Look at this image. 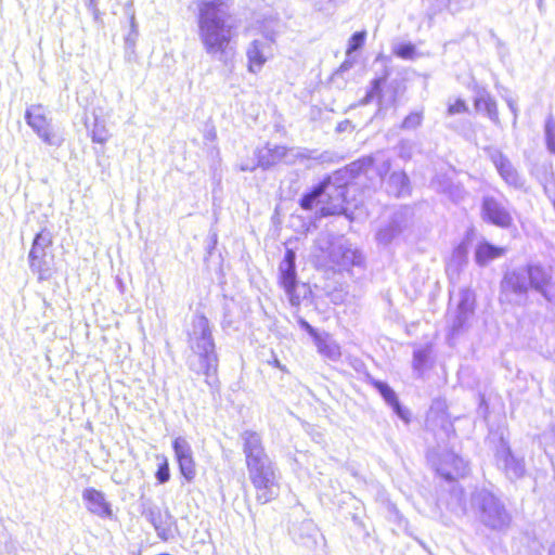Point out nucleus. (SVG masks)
<instances>
[{
    "label": "nucleus",
    "mask_w": 555,
    "mask_h": 555,
    "mask_svg": "<svg viewBox=\"0 0 555 555\" xmlns=\"http://www.w3.org/2000/svg\"><path fill=\"white\" fill-rule=\"evenodd\" d=\"M231 0H203L198 3V36L206 53L223 55L231 50L236 26L229 12Z\"/></svg>",
    "instance_id": "1"
},
{
    "label": "nucleus",
    "mask_w": 555,
    "mask_h": 555,
    "mask_svg": "<svg viewBox=\"0 0 555 555\" xmlns=\"http://www.w3.org/2000/svg\"><path fill=\"white\" fill-rule=\"evenodd\" d=\"M243 452L257 502L267 504L275 500L279 487L274 481V470L266 464L267 454L256 431L247 430L243 434Z\"/></svg>",
    "instance_id": "2"
},
{
    "label": "nucleus",
    "mask_w": 555,
    "mask_h": 555,
    "mask_svg": "<svg viewBox=\"0 0 555 555\" xmlns=\"http://www.w3.org/2000/svg\"><path fill=\"white\" fill-rule=\"evenodd\" d=\"M332 183V177L325 176L318 184H315L309 192L305 193L299 199V206L304 210H311L314 207L315 201L325 195L324 199L319 201L321 207L319 209L320 217L338 216L346 211L345 204L347 203L346 191L344 186H337L335 194H325V191Z\"/></svg>",
    "instance_id": "3"
},
{
    "label": "nucleus",
    "mask_w": 555,
    "mask_h": 555,
    "mask_svg": "<svg viewBox=\"0 0 555 555\" xmlns=\"http://www.w3.org/2000/svg\"><path fill=\"white\" fill-rule=\"evenodd\" d=\"M199 335L190 336L192 349L198 357L203 374L207 377H216L218 371V357L212 339L208 319L204 314L196 315Z\"/></svg>",
    "instance_id": "4"
},
{
    "label": "nucleus",
    "mask_w": 555,
    "mask_h": 555,
    "mask_svg": "<svg viewBox=\"0 0 555 555\" xmlns=\"http://www.w3.org/2000/svg\"><path fill=\"white\" fill-rule=\"evenodd\" d=\"M296 254L293 249H286L279 268L278 283L287 295L293 307L298 308L302 300L311 295V288L307 283H299L296 271Z\"/></svg>",
    "instance_id": "5"
},
{
    "label": "nucleus",
    "mask_w": 555,
    "mask_h": 555,
    "mask_svg": "<svg viewBox=\"0 0 555 555\" xmlns=\"http://www.w3.org/2000/svg\"><path fill=\"white\" fill-rule=\"evenodd\" d=\"M504 283L508 291L516 294L535 289L545 295L546 287L550 285V276L542 267L529 264L505 275Z\"/></svg>",
    "instance_id": "6"
},
{
    "label": "nucleus",
    "mask_w": 555,
    "mask_h": 555,
    "mask_svg": "<svg viewBox=\"0 0 555 555\" xmlns=\"http://www.w3.org/2000/svg\"><path fill=\"white\" fill-rule=\"evenodd\" d=\"M481 220L500 229H511L515 221L512 212L494 196H485L480 205Z\"/></svg>",
    "instance_id": "7"
},
{
    "label": "nucleus",
    "mask_w": 555,
    "mask_h": 555,
    "mask_svg": "<svg viewBox=\"0 0 555 555\" xmlns=\"http://www.w3.org/2000/svg\"><path fill=\"white\" fill-rule=\"evenodd\" d=\"M52 245V238L46 230H41L34 238L29 251V264L33 271L38 273L39 280H47L51 275V268L47 258V249Z\"/></svg>",
    "instance_id": "8"
},
{
    "label": "nucleus",
    "mask_w": 555,
    "mask_h": 555,
    "mask_svg": "<svg viewBox=\"0 0 555 555\" xmlns=\"http://www.w3.org/2000/svg\"><path fill=\"white\" fill-rule=\"evenodd\" d=\"M179 473L185 482H193L197 475V465L190 443L183 437H177L171 443Z\"/></svg>",
    "instance_id": "9"
},
{
    "label": "nucleus",
    "mask_w": 555,
    "mask_h": 555,
    "mask_svg": "<svg viewBox=\"0 0 555 555\" xmlns=\"http://www.w3.org/2000/svg\"><path fill=\"white\" fill-rule=\"evenodd\" d=\"M25 119L28 126L41 138L43 142L50 145H59L61 143V140H56L50 119L41 104L28 107L25 112Z\"/></svg>",
    "instance_id": "10"
},
{
    "label": "nucleus",
    "mask_w": 555,
    "mask_h": 555,
    "mask_svg": "<svg viewBox=\"0 0 555 555\" xmlns=\"http://www.w3.org/2000/svg\"><path fill=\"white\" fill-rule=\"evenodd\" d=\"M82 499L90 513L100 517H109L112 515L111 505L102 491L95 488H87L82 492Z\"/></svg>",
    "instance_id": "11"
},
{
    "label": "nucleus",
    "mask_w": 555,
    "mask_h": 555,
    "mask_svg": "<svg viewBox=\"0 0 555 555\" xmlns=\"http://www.w3.org/2000/svg\"><path fill=\"white\" fill-rule=\"evenodd\" d=\"M298 323L312 338L318 351L327 358H337L340 354L339 347L328 339V336L320 335L306 320L299 319Z\"/></svg>",
    "instance_id": "12"
},
{
    "label": "nucleus",
    "mask_w": 555,
    "mask_h": 555,
    "mask_svg": "<svg viewBox=\"0 0 555 555\" xmlns=\"http://www.w3.org/2000/svg\"><path fill=\"white\" fill-rule=\"evenodd\" d=\"M247 55V68L251 73H256L260 70V68L264 65L269 55V46L260 42L258 40H254L250 43V47L246 51Z\"/></svg>",
    "instance_id": "13"
},
{
    "label": "nucleus",
    "mask_w": 555,
    "mask_h": 555,
    "mask_svg": "<svg viewBox=\"0 0 555 555\" xmlns=\"http://www.w3.org/2000/svg\"><path fill=\"white\" fill-rule=\"evenodd\" d=\"M505 253L506 249L504 247L483 241L476 246L475 260L478 264L485 266L491 260L502 257Z\"/></svg>",
    "instance_id": "14"
},
{
    "label": "nucleus",
    "mask_w": 555,
    "mask_h": 555,
    "mask_svg": "<svg viewBox=\"0 0 555 555\" xmlns=\"http://www.w3.org/2000/svg\"><path fill=\"white\" fill-rule=\"evenodd\" d=\"M494 166L496 170L499 171L502 179L511 185H517L519 178L518 173L513 167L512 163L508 160L507 157L503 155H499L493 159Z\"/></svg>",
    "instance_id": "15"
},
{
    "label": "nucleus",
    "mask_w": 555,
    "mask_h": 555,
    "mask_svg": "<svg viewBox=\"0 0 555 555\" xmlns=\"http://www.w3.org/2000/svg\"><path fill=\"white\" fill-rule=\"evenodd\" d=\"M371 385L377 389L379 391V393L382 395V397L385 399V401L392 406V409L395 410V412L400 416V417H404L403 415V411L401 409V405H400V402H399V399L397 397V395L395 393V391L385 383L380 382V380H371Z\"/></svg>",
    "instance_id": "16"
},
{
    "label": "nucleus",
    "mask_w": 555,
    "mask_h": 555,
    "mask_svg": "<svg viewBox=\"0 0 555 555\" xmlns=\"http://www.w3.org/2000/svg\"><path fill=\"white\" fill-rule=\"evenodd\" d=\"M474 105L477 111L486 113L490 119L499 120L496 103L490 95L476 98Z\"/></svg>",
    "instance_id": "17"
},
{
    "label": "nucleus",
    "mask_w": 555,
    "mask_h": 555,
    "mask_svg": "<svg viewBox=\"0 0 555 555\" xmlns=\"http://www.w3.org/2000/svg\"><path fill=\"white\" fill-rule=\"evenodd\" d=\"M476 298L475 294L469 289L461 292V299L457 306L459 318L466 319L475 309Z\"/></svg>",
    "instance_id": "18"
},
{
    "label": "nucleus",
    "mask_w": 555,
    "mask_h": 555,
    "mask_svg": "<svg viewBox=\"0 0 555 555\" xmlns=\"http://www.w3.org/2000/svg\"><path fill=\"white\" fill-rule=\"evenodd\" d=\"M157 459L160 460V462L157 465V469L155 472V478L158 483L163 485L169 481L170 479V466L169 461L167 456L165 455H158Z\"/></svg>",
    "instance_id": "19"
},
{
    "label": "nucleus",
    "mask_w": 555,
    "mask_h": 555,
    "mask_svg": "<svg viewBox=\"0 0 555 555\" xmlns=\"http://www.w3.org/2000/svg\"><path fill=\"white\" fill-rule=\"evenodd\" d=\"M366 38V33L364 30L354 33L348 42V47L346 53L350 55L358 49L362 48Z\"/></svg>",
    "instance_id": "20"
},
{
    "label": "nucleus",
    "mask_w": 555,
    "mask_h": 555,
    "mask_svg": "<svg viewBox=\"0 0 555 555\" xmlns=\"http://www.w3.org/2000/svg\"><path fill=\"white\" fill-rule=\"evenodd\" d=\"M393 54L403 60H412L416 55V49L412 43H403L393 50Z\"/></svg>",
    "instance_id": "21"
},
{
    "label": "nucleus",
    "mask_w": 555,
    "mask_h": 555,
    "mask_svg": "<svg viewBox=\"0 0 555 555\" xmlns=\"http://www.w3.org/2000/svg\"><path fill=\"white\" fill-rule=\"evenodd\" d=\"M423 121V113L422 112H412L408 116L404 117L402 121L403 128H415L420 126Z\"/></svg>",
    "instance_id": "22"
},
{
    "label": "nucleus",
    "mask_w": 555,
    "mask_h": 555,
    "mask_svg": "<svg viewBox=\"0 0 555 555\" xmlns=\"http://www.w3.org/2000/svg\"><path fill=\"white\" fill-rule=\"evenodd\" d=\"M468 111V106L463 99H456L453 103L448 105L447 113L449 115L464 114Z\"/></svg>",
    "instance_id": "23"
},
{
    "label": "nucleus",
    "mask_w": 555,
    "mask_h": 555,
    "mask_svg": "<svg viewBox=\"0 0 555 555\" xmlns=\"http://www.w3.org/2000/svg\"><path fill=\"white\" fill-rule=\"evenodd\" d=\"M109 138L107 130L101 126H95L91 133V139L95 143L104 144Z\"/></svg>",
    "instance_id": "24"
},
{
    "label": "nucleus",
    "mask_w": 555,
    "mask_h": 555,
    "mask_svg": "<svg viewBox=\"0 0 555 555\" xmlns=\"http://www.w3.org/2000/svg\"><path fill=\"white\" fill-rule=\"evenodd\" d=\"M385 79L383 78H376L372 81V87L370 91L367 92V98H379L382 95V85L384 83Z\"/></svg>",
    "instance_id": "25"
},
{
    "label": "nucleus",
    "mask_w": 555,
    "mask_h": 555,
    "mask_svg": "<svg viewBox=\"0 0 555 555\" xmlns=\"http://www.w3.org/2000/svg\"><path fill=\"white\" fill-rule=\"evenodd\" d=\"M162 515L160 512H151L150 520L154 525L155 529L158 531V534L165 539V529L162 527L160 521H157V518L160 519Z\"/></svg>",
    "instance_id": "26"
},
{
    "label": "nucleus",
    "mask_w": 555,
    "mask_h": 555,
    "mask_svg": "<svg viewBox=\"0 0 555 555\" xmlns=\"http://www.w3.org/2000/svg\"><path fill=\"white\" fill-rule=\"evenodd\" d=\"M273 152L279 156H285L287 153V149L285 146H276Z\"/></svg>",
    "instance_id": "27"
},
{
    "label": "nucleus",
    "mask_w": 555,
    "mask_h": 555,
    "mask_svg": "<svg viewBox=\"0 0 555 555\" xmlns=\"http://www.w3.org/2000/svg\"><path fill=\"white\" fill-rule=\"evenodd\" d=\"M550 149L555 152V143H548Z\"/></svg>",
    "instance_id": "28"
}]
</instances>
